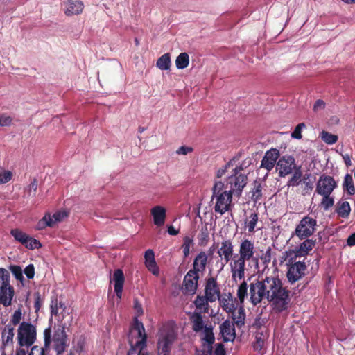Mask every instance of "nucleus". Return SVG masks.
Segmentation results:
<instances>
[{"mask_svg": "<svg viewBox=\"0 0 355 355\" xmlns=\"http://www.w3.org/2000/svg\"><path fill=\"white\" fill-rule=\"evenodd\" d=\"M254 243L251 240L245 239L241 241L238 253L234 254L233 262L230 263L232 280L237 283L243 279L247 270V266L252 262L258 268L259 259L255 256Z\"/></svg>", "mask_w": 355, "mask_h": 355, "instance_id": "obj_1", "label": "nucleus"}, {"mask_svg": "<svg viewBox=\"0 0 355 355\" xmlns=\"http://www.w3.org/2000/svg\"><path fill=\"white\" fill-rule=\"evenodd\" d=\"M51 319L57 321L62 328L60 332L53 335V340L55 344V349L58 352L64 350L65 343L64 329L68 328L71 322L73 317L70 313V309L67 308L64 303L59 301L57 297H52L51 301Z\"/></svg>", "mask_w": 355, "mask_h": 355, "instance_id": "obj_2", "label": "nucleus"}, {"mask_svg": "<svg viewBox=\"0 0 355 355\" xmlns=\"http://www.w3.org/2000/svg\"><path fill=\"white\" fill-rule=\"evenodd\" d=\"M267 300L278 312L286 310L290 302V291L277 276L266 277Z\"/></svg>", "mask_w": 355, "mask_h": 355, "instance_id": "obj_3", "label": "nucleus"}, {"mask_svg": "<svg viewBox=\"0 0 355 355\" xmlns=\"http://www.w3.org/2000/svg\"><path fill=\"white\" fill-rule=\"evenodd\" d=\"M146 339L143 323L135 318L128 334L130 348L127 355H149L146 350Z\"/></svg>", "mask_w": 355, "mask_h": 355, "instance_id": "obj_4", "label": "nucleus"}, {"mask_svg": "<svg viewBox=\"0 0 355 355\" xmlns=\"http://www.w3.org/2000/svg\"><path fill=\"white\" fill-rule=\"evenodd\" d=\"M178 337V329L173 322L162 325L157 334L158 355H169Z\"/></svg>", "mask_w": 355, "mask_h": 355, "instance_id": "obj_5", "label": "nucleus"}, {"mask_svg": "<svg viewBox=\"0 0 355 355\" xmlns=\"http://www.w3.org/2000/svg\"><path fill=\"white\" fill-rule=\"evenodd\" d=\"M245 166L243 164L236 165L232 168V173L227 177L225 182V188L228 189V191L231 193H236L238 196L241 195L242 190L247 184V175L241 173V171Z\"/></svg>", "mask_w": 355, "mask_h": 355, "instance_id": "obj_6", "label": "nucleus"}, {"mask_svg": "<svg viewBox=\"0 0 355 355\" xmlns=\"http://www.w3.org/2000/svg\"><path fill=\"white\" fill-rule=\"evenodd\" d=\"M36 339L35 327L31 323L23 322L17 330V340L21 347L31 346Z\"/></svg>", "mask_w": 355, "mask_h": 355, "instance_id": "obj_7", "label": "nucleus"}, {"mask_svg": "<svg viewBox=\"0 0 355 355\" xmlns=\"http://www.w3.org/2000/svg\"><path fill=\"white\" fill-rule=\"evenodd\" d=\"M249 290L250 302L253 306L259 304L264 298L267 300L266 277L261 280H257L251 283Z\"/></svg>", "mask_w": 355, "mask_h": 355, "instance_id": "obj_8", "label": "nucleus"}, {"mask_svg": "<svg viewBox=\"0 0 355 355\" xmlns=\"http://www.w3.org/2000/svg\"><path fill=\"white\" fill-rule=\"evenodd\" d=\"M316 225L317 221L315 219L306 216L296 226L293 235H295L300 240L309 238L315 232Z\"/></svg>", "mask_w": 355, "mask_h": 355, "instance_id": "obj_9", "label": "nucleus"}, {"mask_svg": "<svg viewBox=\"0 0 355 355\" xmlns=\"http://www.w3.org/2000/svg\"><path fill=\"white\" fill-rule=\"evenodd\" d=\"M10 234L17 242L21 243L29 250L38 249L41 247V243L39 241L31 237L20 229H12L10 230Z\"/></svg>", "mask_w": 355, "mask_h": 355, "instance_id": "obj_10", "label": "nucleus"}, {"mask_svg": "<svg viewBox=\"0 0 355 355\" xmlns=\"http://www.w3.org/2000/svg\"><path fill=\"white\" fill-rule=\"evenodd\" d=\"M213 198H216L215 212L222 215L230 210L232 200V193L230 191L225 190L221 193L213 196Z\"/></svg>", "mask_w": 355, "mask_h": 355, "instance_id": "obj_11", "label": "nucleus"}, {"mask_svg": "<svg viewBox=\"0 0 355 355\" xmlns=\"http://www.w3.org/2000/svg\"><path fill=\"white\" fill-rule=\"evenodd\" d=\"M67 216V213L65 211H58L53 215L46 214L44 216L38 221L36 225L37 230H43L46 227H53L57 223L62 221Z\"/></svg>", "mask_w": 355, "mask_h": 355, "instance_id": "obj_12", "label": "nucleus"}, {"mask_svg": "<svg viewBox=\"0 0 355 355\" xmlns=\"http://www.w3.org/2000/svg\"><path fill=\"white\" fill-rule=\"evenodd\" d=\"M306 269L304 262L296 261L290 264L286 274L288 282L293 284L300 279L304 275Z\"/></svg>", "mask_w": 355, "mask_h": 355, "instance_id": "obj_13", "label": "nucleus"}, {"mask_svg": "<svg viewBox=\"0 0 355 355\" xmlns=\"http://www.w3.org/2000/svg\"><path fill=\"white\" fill-rule=\"evenodd\" d=\"M62 6L64 15L68 17L80 15L85 8L83 2L80 0H63Z\"/></svg>", "mask_w": 355, "mask_h": 355, "instance_id": "obj_14", "label": "nucleus"}, {"mask_svg": "<svg viewBox=\"0 0 355 355\" xmlns=\"http://www.w3.org/2000/svg\"><path fill=\"white\" fill-rule=\"evenodd\" d=\"M336 183L334 179L331 176L322 175L316 185V192L320 195L331 194L335 187Z\"/></svg>", "mask_w": 355, "mask_h": 355, "instance_id": "obj_15", "label": "nucleus"}, {"mask_svg": "<svg viewBox=\"0 0 355 355\" xmlns=\"http://www.w3.org/2000/svg\"><path fill=\"white\" fill-rule=\"evenodd\" d=\"M234 245L230 239H225L221 242L218 250V254L225 263L233 262L234 259Z\"/></svg>", "mask_w": 355, "mask_h": 355, "instance_id": "obj_16", "label": "nucleus"}, {"mask_svg": "<svg viewBox=\"0 0 355 355\" xmlns=\"http://www.w3.org/2000/svg\"><path fill=\"white\" fill-rule=\"evenodd\" d=\"M200 275L189 270L184 277L183 284L187 293L194 294L198 288Z\"/></svg>", "mask_w": 355, "mask_h": 355, "instance_id": "obj_17", "label": "nucleus"}, {"mask_svg": "<svg viewBox=\"0 0 355 355\" xmlns=\"http://www.w3.org/2000/svg\"><path fill=\"white\" fill-rule=\"evenodd\" d=\"M295 166L293 157H281L277 161L276 168L279 171V175L283 177L291 173Z\"/></svg>", "mask_w": 355, "mask_h": 355, "instance_id": "obj_18", "label": "nucleus"}, {"mask_svg": "<svg viewBox=\"0 0 355 355\" xmlns=\"http://www.w3.org/2000/svg\"><path fill=\"white\" fill-rule=\"evenodd\" d=\"M269 337V331L266 327H259L255 332V340L253 348L255 351L260 352L263 349Z\"/></svg>", "mask_w": 355, "mask_h": 355, "instance_id": "obj_19", "label": "nucleus"}, {"mask_svg": "<svg viewBox=\"0 0 355 355\" xmlns=\"http://www.w3.org/2000/svg\"><path fill=\"white\" fill-rule=\"evenodd\" d=\"M205 296L211 302H213L219 298L220 292L216 279L214 277H210L207 279L205 285Z\"/></svg>", "mask_w": 355, "mask_h": 355, "instance_id": "obj_20", "label": "nucleus"}, {"mask_svg": "<svg viewBox=\"0 0 355 355\" xmlns=\"http://www.w3.org/2000/svg\"><path fill=\"white\" fill-rule=\"evenodd\" d=\"M0 286V304L7 307L11 305L14 297V288L10 285V282Z\"/></svg>", "mask_w": 355, "mask_h": 355, "instance_id": "obj_21", "label": "nucleus"}, {"mask_svg": "<svg viewBox=\"0 0 355 355\" xmlns=\"http://www.w3.org/2000/svg\"><path fill=\"white\" fill-rule=\"evenodd\" d=\"M220 331L224 342L234 341L235 339V328L232 322L224 321L220 326Z\"/></svg>", "mask_w": 355, "mask_h": 355, "instance_id": "obj_22", "label": "nucleus"}, {"mask_svg": "<svg viewBox=\"0 0 355 355\" xmlns=\"http://www.w3.org/2000/svg\"><path fill=\"white\" fill-rule=\"evenodd\" d=\"M208 261V254L205 252H200L195 257L191 270L198 273H203L206 269Z\"/></svg>", "mask_w": 355, "mask_h": 355, "instance_id": "obj_23", "label": "nucleus"}, {"mask_svg": "<svg viewBox=\"0 0 355 355\" xmlns=\"http://www.w3.org/2000/svg\"><path fill=\"white\" fill-rule=\"evenodd\" d=\"M111 281L114 282V292L117 297L121 299L125 281L123 271L121 269L116 270L112 275Z\"/></svg>", "mask_w": 355, "mask_h": 355, "instance_id": "obj_24", "label": "nucleus"}, {"mask_svg": "<svg viewBox=\"0 0 355 355\" xmlns=\"http://www.w3.org/2000/svg\"><path fill=\"white\" fill-rule=\"evenodd\" d=\"M151 215L153 218V223L157 227L162 226L166 218V210L164 207L157 205L151 209Z\"/></svg>", "mask_w": 355, "mask_h": 355, "instance_id": "obj_25", "label": "nucleus"}, {"mask_svg": "<svg viewBox=\"0 0 355 355\" xmlns=\"http://www.w3.org/2000/svg\"><path fill=\"white\" fill-rule=\"evenodd\" d=\"M315 244V241L307 239L306 238L304 241L293 250L295 257L306 256L313 248Z\"/></svg>", "mask_w": 355, "mask_h": 355, "instance_id": "obj_26", "label": "nucleus"}, {"mask_svg": "<svg viewBox=\"0 0 355 355\" xmlns=\"http://www.w3.org/2000/svg\"><path fill=\"white\" fill-rule=\"evenodd\" d=\"M218 300L220 306L226 312L231 313L236 310V300L234 299L231 293H229L227 295H225L222 298H218Z\"/></svg>", "mask_w": 355, "mask_h": 355, "instance_id": "obj_27", "label": "nucleus"}, {"mask_svg": "<svg viewBox=\"0 0 355 355\" xmlns=\"http://www.w3.org/2000/svg\"><path fill=\"white\" fill-rule=\"evenodd\" d=\"M44 345L42 347H39L37 346H34L31 348V352L29 355H45V350H48L49 348L50 343H51V335L50 331L49 329H46L44 331Z\"/></svg>", "mask_w": 355, "mask_h": 355, "instance_id": "obj_28", "label": "nucleus"}, {"mask_svg": "<svg viewBox=\"0 0 355 355\" xmlns=\"http://www.w3.org/2000/svg\"><path fill=\"white\" fill-rule=\"evenodd\" d=\"M232 317L234 320V325L236 324L238 327H241L245 324V313L243 305H241L238 311L236 310L234 312H231Z\"/></svg>", "mask_w": 355, "mask_h": 355, "instance_id": "obj_29", "label": "nucleus"}, {"mask_svg": "<svg viewBox=\"0 0 355 355\" xmlns=\"http://www.w3.org/2000/svg\"><path fill=\"white\" fill-rule=\"evenodd\" d=\"M191 321L192 323L193 330L196 332H198L200 331L204 330L205 327H207L204 324V322H203L201 313H194L191 316Z\"/></svg>", "mask_w": 355, "mask_h": 355, "instance_id": "obj_30", "label": "nucleus"}, {"mask_svg": "<svg viewBox=\"0 0 355 355\" xmlns=\"http://www.w3.org/2000/svg\"><path fill=\"white\" fill-rule=\"evenodd\" d=\"M241 157H233L223 167L218 169L217 171V177L221 178L225 172L229 171L230 169L232 171V168L236 166V165H239V158Z\"/></svg>", "mask_w": 355, "mask_h": 355, "instance_id": "obj_31", "label": "nucleus"}, {"mask_svg": "<svg viewBox=\"0 0 355 355\" xmlns=\"http://www.w3.org/2000/svg\"><path fill=\"white\" fill-rule=\"evenodd\" d=\"M241 157H233L223 167L218 169L217 171V177L221 178L225 172L229 171L230 169L232 171V168L236 166V165H239V158Z\"/></svg>", "mask_w": 355, "mask_h": 355, "instance_id": "obj_32", "label": "nucleus"}, {"mask_svg": "<svg viewBox=\"0 0 355 355\" xmlns=\"http://www.w3.org/2000/svg\"><path fill=\"white\" fill-rule=\"evenodd\" d=\"M208 302H209L207 297L203 296H197L194 301V304L196 306V309L200 310L201 313H207L208 312Z\"/></svg>", "mask_w": 355, "mask_h": 355, "instance_id": "obj_33", "label": "nucleus"}, {"mask_svg": "<svg viewBox=\"0 0 355 355\" xmlns=\"http://www.w3.org/2000/svg\"><path fill=\"white\" fill-rule=\"evenodd\" d=\"M156 66L161 70H168L171 67V57L169 53H165L158 58Z\"/></svg>", "mask_w": 355, "mask_h": 355, "instance_id": "obj_34", "label": "nucleus"}, {"mask_svg": "<svg viewBox=\"0 0 355 355\" xmlns=\"http://www.w3.org/2000/svg\"><path fill=\"white\" fill-rule=\"evenodd\" d=\"M350 211V205L347 201L340 202L336 209V213L338 215L344 218H346L349 216Z\"/></svg>", "mask_w": 355, "mask_h": 355, "instance_id": "obj_35", "label": "nucleus"}, {"mask_svg": "<svg viewBox=\"0 0 355 355\" xmlns=\"http://www.w3.org/2000/svg\"><path fill=\"white\" fill-rule=\"evenodd\" d=\"M262 188L261 184L259 182H254V187L251 191V198L254 202H258L261 199L263 196Z\"/></svg>", "mask_w": 355, "mask_h": 355, "instance_id": "obj_36", "label": "nucleus"}, {"mask_svg": "<svg viewBox=\"0 0 355 355\" xmlns=\"http://www.w3.org/2000/svg\"><path fill=\"white\" fill-rule=\"evenodd\" d=\"M248 284L245 281H243L238 287L236 295L241 305H243L245 298L248 295Z\"/></svg>", "mask_w": 355, "mask_h": 355, "instance_id": "obj_37", "label": "nucleus"}, {"mask_svg": "<svg viewBox=\"0 0 355 355\" xmlns=\"http://www.w3.org/2000/svg\"><path fill=\"white\" fill-rule=\"evenodd\" d=\"M189 63V57L187 53H181L175 60L176 67L179 69H183L188 67Z\"/></svg>", "mask_w": 355, "mask_h": 355, "instance_id": "obj_38", "label": "nucleus"}, {"mask_svg": "<svg viewBox=\"0 0 355 355\" xmlns=\"http://www.w3.org/2000/svg\"><path fill=\"white\" fill-rule=\"evenodd\" d=\"M258 222V214L255 212L252 213L248 220L245 222V227L249 233L254 232L255 227Z\"/></svg>", "mask_w": 355, "mask_h": 355, "instance_id": "obj_39", "label": "nucleus"}, {"mask_svg": "<svg viewBox=\"0 0 355 355\" xmlns=\"http://www.w3.org/2000/svg\"><path fill=\"white\" fill-rule=\"evenodd\" d=\"M320 137L324 142H325L327 144H333L338 141L337 135L327 132L325 130H322L320 133Z\"/></svg>", "mask_w": 355, "mask_h": 355, "instance_id": "obj_40", "label": "nucleus"}, {"mask_svg": "<svg viewBox=\"0 0 355 355\" xmlns=\"http://www.w3.org/2000/svg\"><path fill=\"white\" fill-rule=\"evenodd\" d=\"M202 340L205 342V345H211L214 342V336L212 331V329L209 327H205L202 331Z\"/></svg>", "mask_w": 355, "mask_h": 355, "instance_id": "obj_41", "label": "nucleus"}, {"mask_svg": "<svg viewBox=\"0 0 355 355\" xmlns=\"http://www.w3.org/2000/svg\"><path fill=\"white\" fill-rule=\"evenodd\" d=\"M279 157H263L261 161V166L267 170H271L276 163Z\"/></svg>", "mask_w": 355, "mask_h": 355, "instance_id": "obj_42", "label": "nucleus"}, {"mask_svg": "<svg viewBox=\"0 0 355 355\" xmlns=\"http://www.w3.org/2000/svg\"><path fill=\"white\" fill-rule=\"evenodd\" d=\"M344 187L349 195L354 194L355 188L354 186L353 179L352 177L349 174H347L345 177Z\"/></svg>", "mask_w": 355, "mask_h": 355, "instance_id": "obj_43", "label": "nucleus"}, {"mask_svg": "<svg viewBox=\"0 0 355 355\" xmlns=\"http://www.w3.org/2000/svg\"><path fill=\"white\" fill-rule=\"evenodd\" d=\"M13 174L10 171L0 167V184L8 182L12 178Z\"/></svg>", "mask_w": 355, "mask_h": 355, "instance_id": "obj_44", "label": "nucleus"}, {"mask_svg": "<svg viewBox=\"0 0 355 355\" xmlns=\"http://www.w3.org/2000/svg\"><path fill=\"white\" fill-rule=\"evenodd\" d=\"M15 336L14 328L10 325H7L2 332V337L6 340V343L12 341Z\"/></svg>", "mask_w": 355, "mask_h": 355, "instance_id": "obj_45", "label": "nucleus"}, {"mask_svg": "<svg viewBox=\"0 0 355 355\" xmlns=\"http://www.w3.org/2000/svg\"><path fill=\"white\" fill-rule=\"evenodd\" d=\"M331 194L322 195V200L321 201V205L325 210H328L330 207L334 205V200L332 197L330 196Z\"/></svg>", "mask_w": 355, "mask_h": 355, "instance_id": "obj_46", "label": "nucleus"}, {"mask_svg": "<svg viewBox=\"0 0 355 355\" xmlns=\"http://www.w3.org/2000/svg\"><path fill=\"white\" fill-rule=\"evenodd\" d=\"M10 270L17 280L21 282L24 279L23 271L20 266L17 265L10 266Z\"/></svg>", "mask_w": 355, "mask_h": 355, "instance_id": "obj_47", "label": "nucleus"}, {"mask_svg": "<svg viewBox=\"0 0 355 355\" xmlns=\"http://www.w3.org/2000/svg\"><path fill=\"white\" fill-rule=\"evenodd\" d=\"M306 128L304 123H299L291 133V137L294 139H300L302 138V131Z\"/></svg>", "mask_w": 355, "mask_h": 355, "instance_id": "obj_48", "label": "nucleus"}, {"mask_svg": "<svg viewBox=\"0 0 355 355\" xmlns=\"http://www.w3.org/2000/svg\"><path fill=\"white\" fill-rule=\"evenodd\" d=\"M145 265L148 270L154 275L157 276L159 274V270L156 263L155 260L152 261H148L147 263H145Z\"/></svg>", "mask_w": 355, "mask_h": 355, "instance_id": "obj_49", "label": "nucleus"}, {"mask_svg": "<svg viewBox=\"0 0 355 355\" xmlns=\"http://www.w3.org/2000/svg\"><path fill=\"white\" fill-rule=\"evenodd\" d=\"M192 242V239L188 236H186L184 239V243L182 248L185 257H188V255L189 254L190 248Z\"/></svg>", "mask_w": 355, "mask_h": 355, "instance_id": "obj_50", "label": "nucleus"}, {"mask_svg": "<svg viewBox=\"0 0 355 355\" xmlns=\"http://www.w3.org/2000/svg\"><path fill=\"white\" fill-rule=\"evenodd\" d=\"M212 345H205V343L203 344L202 349L201 350H196V355H212Z\"/></svg>", "mask_w": 355, "mask_h": 355, "instance_id": "obj_51", "label": "nucleus"}, {"mask_svg": "<svg viewBox=\"0 0 355 355\" xmlns=\"http://www.w3.org/2000/svg\"><path fill=\"white\" fill-rule=\"evenodd\" d=\"M6 279L8 283L10 282L9 273L5 268H0V286L6 283Z\"/></svg>", "mask_w": 355, "mask_h": 355, "instance_id": "obj_52", "label": "nucleus"}, {"mask_svg": "<svg viewBox=\"0 0 355 355\" xmlns=\"http://www.w3.org/2000/svg\"><path fill=\"white\" fill-rule=\"evenodd\" d=\"M37 189V181L34 179L32 182L26 189V192L28 196L35 195Z\"/></svg>", "mask_w": 355, "mask_h": 355, "instance_id": "obj_53", "label": "nucleus"}, {"mask_svg": "<svg viewBox=\"0 0 355 355\" xmlns=\"http://www.w3.org/2000/svg\"><path fill=\"white\" fill-rule=\"evenodd\" d=\"M21 315H22V313H21V311L20 309L15 311V312L12 316V318H11V322L14 325L18 324L21 320Z\"/></svg>", "mask_w": 355, "mask_h": 355, "instance_id": "obj_54", "label": "nucleus"}, {"mask_svg": "<svg viewBox=\"0 0 355 355\" xmlns=\"http://www.w3.org/2000/svg\"><path fill=\"white\" fill-rule=\"evenodd\" d=\"M193 153V148L192 147L188 146H182L176 150V153L178 155H185L191 154Z\"/></svg>", "mask_w": 355, "mask_h": 355, "instance_id": "obj_55", "label": "nucleus"}, {"mask_svg": "<svg viewBox=\"0 0 355 355\" xmlns=\"http://www.w3.org/2000/svg\"><path fill=\"white\" fill-rule=\"evenodd\" d=\"M12 121V117L8 115L2 114L0 116V126H9Z\"/></svg>", "mask_w": 355, "mask_h": 355, "instance_id": "obj_56", "label": "nucleus"}, {"mask_svg": "<svg viewBox=\"0 0 355 355\" xmlns=\"http://www.w3.org/2000/svg\"><path fill=\"white\" fill-rule=\"evenodd\" d=\"M301 173L300 172H295L291 179L289 180V185L295 186L298 185L301 182Z\"/></svg>", "mask_w": 355, "mask_h": 355, "instance_id": "obj_57", "label": "nucleus"}, {"mask_svg": "<svg viewBox=\"0 0 355 355\" xmlns=\"http://www.w3.org/2000/svg\"><path fill=\"white\" fill-rule=\"evenodd\" d=\"M24 272L28 279H33L35 275V268L33 264L28 265L24 270Z\"/></svg>", "mask_w": 355, "mask_h": 355, "instance_id": "obj_58", "label": "nucleus"}, {"mask_svg": "<svg viewBox=\"0 0 355 355\" xmlns=\"http://www.w3.org/2000/svg\"><path fill=\"white\" fill-rule=\"evenodd\" d=\"M325 107V103L322 100H317L313 105V111L318 112Z\"/></svg>", "mask_w": 355, "mask_h": 355, "instance_id": "obj_59", "label": "nucleus"}, {"mask_svg": "<svg viewBox=\"0 0 355 355\" xmlns=\"http://www.w3.org/2000/svg\"><path fill=\"white\" fill-rule=\"evenodd\" d=\"M224 187V184L221 182H217L215 183L213 187V196L216 195L218 193H221L223 191V189Z\"/></svg>", "mask_w": 355, "mask_h": 355, "instance_id": "obj_60", "label": "nucleus"}, {"mask_svg": "<svg viewBox=\"0 0 355 355\" xmlns=\"http://www.w3.org/2000/svg\"><path fill=\"white\" fill-rule=\"evenodd\" d=\"M144 258H145V263H147L148 261H152L155 260L154 252L150 249L147 250L145 252Z\"/></svg>", "mask_w": 355, "mask_h": 355, "instance_id": "obj_61", "label": "nucleus"}, {"mask_svg": "<svg viewBox=\"0 0 355 355\" xmlns=\"http://www.w3.org/2000/svg\"><path fill=\"white\" fill-rule=\"evenodd\" d=\"M214 355H225V351L223 344L218 343L216 345Z\"/></svg>", "mask_w": 355, "mask_h": 355, "instance_id": "obj_62", "label": "nucleus"}, {"mask_svg": "<svg viewBox=\"0 0 355 355\" xmlns=\"http://www.w3.org/2000/svg\"><path fill=\"white\" fill-rule=\"evenodd\" d=\"M261 260L263 261V263L267 265L268 263L270 262L271 260V253L270 250H268L266 253L261 257Z\"/></svg>", "mask_w": 355, "mask_h": 355, "instance_id": "obj_63", "label": "nucleus"}, {"mask_svg": "<svg viewBox=\"0 0 355 355\" xmlns=\"http://www.w3.org/2000/svg\"><path fill=\"white\" fill-rule=\"evenodd\" d=\"M347 243L349 246L355 245V232L347 238Z\"/></svg>", "mask_w": 355, "mask_h": 355, "instance_id": "obj_64", "label": "nucleus"}]
</instances>
